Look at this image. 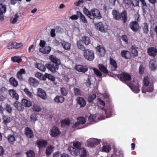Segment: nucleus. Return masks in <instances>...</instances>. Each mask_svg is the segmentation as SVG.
<instances>
[{
  "mask_svg": "<svg viewBox=\"0 0 157 157\" xmlns=\"http://www.w3.org/2000/svg\"><path fill=\"white\" fill-rule=\"evenodd\" d=\"M112 13L114 19L119 20L121 19L123 20V23H125L127 20V13L126 11H124L121 13L116 10H113L112 11Z\"/></svg>",
  "mask_w": 157,
  "mask_h": 157,
  "instance_id": "f257e3e1",
  "label": "nucleus"
},
{
  "mask_svg": "<svg viewBox=\"0 0 157 157\" xmlns=\"http://www.w3.org/2000/svg\"><path fill=\"white\" fill-rule=\"evenodd\" d=\"M117 78L120 80L125 83L127 85V81H129L131 79V75L126 72H122L121 74L117 75Z\"/></svg>",
  "mask_w": 157,
  "mask_h": 157,
  "instance_id": "f03ea898",
  "label": "nucleus"
},
{
  "mask_svg": "<svg viewBox=\"0 0 157 157\" xmlns=\"http://www.w3.org/2000/svg\"><path fill=\"white\" fill-rule=\"evenodd\" d=\"M84 58L87 60L92 61L94 59V53L93 51L90 49H86L83 52Z\"/></svg>",
  "mask_w": 157,
  "mask_h": 157,
  "instance_id": "7ed1b4c3",
  "label": "nucleus"
},
{
  "mask_svg": "<svg viewBox=\"0 0 157 157\" xmlns=\"http://www.w3.org/2000/svg\"><path fill=\"white\" fill-rule=\"evenodd\" d=\"M91 15L90 18L92 20H94L95 18L100 20L102 18V16L99 10L95 8L91 10Z\"/></svg>",
  "mask_w": 157,
  "mask_h": 157,
  "instance_id": "20e7f679",
  "label": "nucleus"
},
{
  "mask_svg": "<svg viewBox=\"0 0 157 157\" xmlns=\"http://www.w3.org/2000/svg\"><path fill=\"white\" fill-rule=\"evenodd\" d=\"M130 28L134 32L138 31L140 28L139 24L137 21H131L129 24Z\"/></svg>",
  "mask_w": 157,
  "mask_h": 157,
  "instance_id": "39448f33",
  "label": "nucleus"
},
{
  "mask_svg": "<svg viewBox=\"0 0 157 157\" xmlns=\"http://www.w3.org/2000/svg\"><path fill=\"white\" fill-rule=\"evenodd\" d=\"M45 67L49 70L54 73L56 72L57 70L59 69V66L56 64H55L52 63H46Z\"/></svg>",
  "mask_w": 157,
  "mask_h": 157,
  "instance_id": "423d86ee",
  "label": "nucleus"
},
{
  "mask_svg": "<svg viewBox=\"0 0 157 157\" xmlns=\"http://www.w3.org/2000/svg\"><path fill=\"white\" fill-rule=\"evenodd\" d=\"M97 29L101 32H106L107 30V26L100 21L95 24Z\"/></svg>",
  "mask_w": 157,
  "mask_h": 157,
  "instance_id": "0eeeda50",
  "label": "nucleus"
},
{
  "mask_svg": "<svg viewBox=\"0 0 157 157\" xmlns=\"http://www.w3.org/2000/svg\"><path fill=\"white\" fill-rule=\"evenodd\" d=\"M75 68L78 72L84 73L88 70V68L86 66L81 65H76L75 66Z\"/></svg>",
  "mask_w": 157,
  "mask_h": 157,
  "instance_id": "6e6552de",
  "label": "nucleus"
},
{
  "mask_svg": "<svg viewBox=\"0 0 157 157\" xmlns=\"http://www.w3.org/2000/svg\"><path fill=\"white\" fill-rule=\"evenodd\" d=\"M87 142L89 146L92 147L100 144L101 141L97 139L91 138L88 140Z\"/></svg>",
  "mask_w": 157,
  "mask_h": 157,
  "instance_id": "1a4fd4ad",
  "label": "nucleus"
},
{
  "mask_svg": "<svg viewBox=\"0 0 157 157\" xmlns=\"http://www.w3.org/2000/svg\"><path fill=\"white\" fill-rule=\"evenodd\" d=\"M50 134L52 137H56L61 134L59 129L56 126H54L50 130Z\"/></svg>",
  "mask_w": 157,
  "mask_h": 157,
  "instance_id": "9d476101",
  "label": "nucleus"
},
{
  "mask_svg": "<svg viewBox=\"0 0 157 157\" xmlns=\"http://www.w3.org/2000/svg\"><path fill=\"white\" fill-rule=\"evenodd\" d=\"M154 90V85L150 84L147 86L143 87L142 88V91L143 93H145L146 92H151Z\"/></svg>",
  "mask_w": 157,
  "mask_h": 157,
  "instance_id": "9b49d317",
  "label": "nucleus"
},
{
  "mask_svg": "<svg viewBox=\"0 0 157 157\" xmlns=\"http://www.w3.org/2000/svg\"><path fill=\"white\" fill-rule=\"evenodd\" d=\"M147 52L149 56L154 57L157 55V49L151 47L147 49Z\"/></svg>",
  "mask_w": 157,
  "mask_h": 157,
  "instance_id": "f8f14e48",
  "label": "nucleus"
},
{
  "mask_svg": "<svg viewBox=\"0 0 157 157\" xmlns=\"http://www.w3.org/2000/svg\"><path fill=\"white\" fill-rule=\"evenodd\" d=\"M25 134L28 138H32L34 137V134L32 130L28 127H26L24 130Z\"/></svg>",
  "mask_w": 157,
  "mask_h": 157,
  "instance_id": "ddd939ff",
  "label": "nucleus"
},
{
  "mask_svg": "<svg viewBox=\"0 0 157 157\" xmlns=\"http://www.w3.org/2000/svg\"><path fill=\"white\" fill-rule=\"evenodd\" d=\"M6 11V6L2 3L0 4V20L2 21L4 20L3 13Z\"/></svg>",
  "mask_w": 157,
  "mask_h": 157,
  "instance_id": "4468645a",
  "label": "nucleus"
},
{
  "mask_svg": "<svg viewBox=\"0 0 157 157\" xmlns=\"http://www.w3.org/2000/svg\"><path fill=\"white\" fill-rule=\"evenodd\" d=\"M37 95L43 100L47 99V96L45 91L40 88L37 89Z\"/></svg>",
  "mask_w": 157,
  "mask_h": 157,
  "instance_id": "2eb2a0df",
  "label": "nucleus"
},
{
  "mask_svg": "<svg viewBox=\"0 0 157 157\" xmlns=\"http://www.w3.org/2000/svg\"><path fill=\"white\" fill-rule=\"evenodd\" d=\"M97 51L98 55L100 57L103 56L105 53V48L100 45H98L96 48Z\"/></svg>",
  "mask_w": 157,
  "mask_h": 157,
  "instance_id": "dca6fc26",
  "label": "nucleus"
},
{
  "mask_svg": "<svg viewBox=\"0 0 157 157\" xmlns=\"http://www.w3.org/2000/svg\"><path fill=\"white\" fill-rule=\"evenodd\" d=\"M127 85L130 88L131 90L135 93H138L140 91L139 85H135L131 83H127Z\"/></svg>",
  "mask_w": 157,
  "mask_h": 157,
  "instance_id": "f3484780",
  "label": "nucleus"
},
{
  "mask_svg": "<svg viewBox=\"0 0 157 157\" xmlns=\"http://www.w3.org/2000/svg\"><path fill=\"white\" fill-rule=\"evenodd\" d=\"M49 59L51 60V62L50 63H53L55 64H56L59 66L61 63V62L59 59L58 58L56 57V56L53 55H50L49 57Z\"/></svg>",
  "mask_w": 157,
  "mask_h": 157,
  "instance_id": "a211bd4d",
  "label": "nucleus"
},
{
  "mask_svg": "<svg viewBox=\"0 0 157 157\" xmlns=\"http://www.w3.org/2000/svg\"><path fill=\"white\" fill-rule=\"evenodd\" d=\"M136 4H134L133 1L132 0H123V2L125 6H131V5L134 6H137L139 5V1L135 0Z\"/></svg>",
  "mask_w": 157,
  "mask_h": 157,
  "instance_id": "6ab92c4d",
  "label": "nucleus"
},
{
  "mask_svg": "<svg viewBox=\"0 0 157 157\" xmlns=\"http://www.w3.org/2000/svg\"><path fill=\"white\" fill-rule=\"evenodd\" d=\"M121 55L122 57L126 59H129L131 58V52L127 50H124L121 51Z\"/></svg>",
  "mask_w": 157,
  "mask_h": 157,
  "instance_id": "aec40b11",
  "label": "nucleus"
},
{
  "mask_svg": "<svg viewBox=\"0 0 157 157\" xmlns=\"http://www.w3.org/2000/svg\"><path fill=\"white\" fill-rule=\"evenodd\" d=\"M36 144L38 147L40 148L46 146L48 144V141L46 140H38L36 142Z\"/></svg>",
  "mask_w": 157,
  "mask_h": 157,
  "instance_id": "412c9836",
  "label": "nucleus"
},
{
  "mask_svg": "<svg viewBox=\"0 0 157 157\" xmlns=\"http://www.w3.org/2000/svg\"><path fill=\"white\" fill-rule=\"evenodd\" d=\"M13 105L15 108L19 111H23L24 109V107L22 103L16 101L13 104Z\"/></svg>",
  "mask_w": 157,
  "mask_h": 157,
  "instance_id": "4be33fe9",
  "label": "nucleus"
},
{
  "mask_svg": "<svg viewBox=\"0 0 157 157\" xmlns=\"http://www.w3.org/2000/svg\"><path fill=\"white\" fill-rule=\"evenodd\" d=\"M29 84L34 87H37L39 84V82L37 80L32 77L29 78Z\"/></svg>",
  "mask_w": 157,
  "mask_h": 157,
  "instance_id": "5701e85b",
  "label": "nucleus"
},
{
  "mask_svg": "<svg viewBox=\"0 0 157 157\" xmlns=\"http://www.w3.org/2000/svg\"><path fill=\"white\" fill-rule=\"evenodd\" d=\"M77 104L80 105L81 107H84L86 105V102L84 98L81 97H78L76 99Z\"/></svg>",
  "mask_w": 157,
  "mask_h": 157,
  "instance_id": "b1692460",
  "label": "nucleus"
},
{
  "mask_svg": "<svg viewBox=\"0 0 157 157\" xmlns=\"http://www.w3.org/2000/svg\"><path fill=\"white\" fill-rule=\"evenodd\" d=\"M71 124L70 119L68 118H65L61 121L60 126L62 127H65L66 126H69Z\"/></svg>",
  "mask_w": 157,
  "mask_h": 157,
  "instance_id": "393cba45",
  "label": "nucleus"
},
{
  "mask_svg": "<svg viewBox=\"0 0 157 157\" xmlns=\"http://www.w3.org/2000/svg\"><path fill=\"white\" fill-rule=\"evenodd\" d=\"M21 102L24 107L29 108L32 105L31 102L25 98L22 99L21 101Z\"/></svg>",
  "mask_w": 157,
  "mask_h": 157,
  "instance_id": "a878e982",
  "label": "nucleus"
},
{
  "mask_svg": "<svg viewBox=\"0 0 157 157\" xmlns=\"http://www.w3.org/2000/svg\"><path fill=\"white\" fill-rule=\"evenodd\" d=\"M65 98L62 95H57L54 99V101L56 103H62L64 101Z\"/></svg>",
  "mask_w": 157,
  "mask_h": 157,
  "instance_id": "bb28decb",
  "label": "nucleus"
},
{
  "mask_svg": "<svg viewBox=\"0 0 157 157\" xmlns=\"http://www.w3.org/2000/svg\"><path fill=\"white\" fill-rule=\"evenodd\" d=\"M68 150L73 156H77L78 154V150L73 147H69Z\"/></svg>",
  "mask_w": 157,
  "mask_h": 157,
  "instance_id": "cd10ccee",
  "label": "nucleus"
},
{
  "mask_svg": "<svg viewBox=\"0 0 157 157\" xmlns=\"http://www.w3.org/2000/svg\"><path fill=\"white\" fill-rule=\"evenodd\" d=\"M76 13L79 16V17L80 18L81 21L85 23H88V21L85 16L80 11H77Z\"/></svg>",
  "mask_w": 157,
  "mask_h": 157,
  "instance_id": "c85d7f7f",
  "label": "nucleus"
},
{
  "mask_svg": "<svg viewBox=\"0 0 157 157\" xmlns=\"http://www.w3.org/2000/svg\"><path fill=\"white\" fill-rule=\"evenodd\" d=\"M23 44L21 43H18L16 42H13L10 44L11 48L18 49L23 46Z\"/></svg>",
  "mask_w": 157,
  "mask_h": 157,
  "instance_id": "c756f323",
  "label": "nucleus"
},
{
  "mask_svg": "<svg viewBox=\"0 0 157 157\" xmlns=\"http://www.w3.org/2000/svg\"><path fill=\"white\" fill-rule=\"evenodd\" d=\"M54 147L52 145L48 146L46 150L45 154L47 156H49L54 151Z\"/></svg>",
  "mask_w": 157,
  "mask_h": 157,
  "instance_id": "7c9ffc66",
  "label": "nucleus"
},
{
  "mask_svg": "<svg viewBox=\"0 0 157 157\" xmlns=\"http://www.w3.org/2000/svg\"><path fill=\"white\" fill-rule=\"evenodd\" d=\"M51 50V48L49 46L45 47L43 48H40V51L44 54H48Z\"/></svg>",
  "mask_w": 157,
  "mask_h": 157,
  "instance_id": "2f4dec72",
  "label": "nucleus"
},
{
  "mask_svg": "<svg viewBox=\"0 0 157 157\" xmlns=\"http://www.w3.org/2000/svg\"><path fill=\"white\" fill-rule=\"evenodd\" d=\"M150 68L152 71L155 70L157 67V63L155 59H151L150 62Z\"/></svg>",
  "mask_w": 157,
  "mask_h": 157,
  "instance_id": "473e14b6",
  "label": "nucleus"
},
{
  "mask_svg": "<svg viewBox=\"0 0 157 157\" xmlns=\"http://www.w3.org/2000/svg\"><path fill=\"white\" fill-rule=\"evenodd\" d=\"M110 63L113 67L111 68L112 71L115 70L117 68V66L116 61L113 58H110Z\"/></svg>",
  "mask_w": 157,
  "mask_h": 157,
  "instance_id": "72a5a7b5",
  "label": "nucleus"
},
{
  "mask_svg": "<svg viewBox=\"0 0 157 157\" xmlns=\"http://www.w3.org/2000/svg\"><path fill=\"white\" fill-rule=\"evenodd\" d=\"M82 42L81 40H78L76 43V44L77 48L79 49L84 51L86 50V48L82 44Z\"/></svg>",
  "mask_w": 157,
  "mask_h": 157,
  "instance_id": "f704fd0d",
  "label": "nucleus"
},
{
  "mask_svg": "<svg viewBox=\"0 0 157 157\" xmlns=\"http://www.w3.org/2000/svg\"><path fill=\"white\" fill-rule=\"evenodd\" d=\"M98 67L100 70L102 72L106 74L108 73L109 71L108 70L106 67H105L103 64H99L98 65Z\"/></svg>",
  "mask_w": 157,
  "mask_h": 157,
  "instance_id": "c9c22d12",
  "label": "nucleus"
},
{
  "mask_svg": "<svg viewBox=\"0 0 157 157\" xmlns=\"http://www.w3.org/2000/svg\"><path fill=\"white\" fill-rule=\"evenodd\" d=\"M81 40L86 45H88L91 43V41L90 38L86 36L82 37Z\"/></svg>",
  "mask_w": 157,
  "mask_h": 157,
  "instance_id": "e433bc0d",
  "label": "nucleus"
},
{
  "mask_svg": "<svg viewBox=\"0 0 157 157\" xmlns=\"http://www.w3.org/2000/svg\"><path fill=\"white\" fill-rule=\"evenodd\" d=\"M61 44L63 48L65 50H69L70 49L71 44L68 42H66L64 41L61 40Z\"/></svg>",
  "mask_w": 157,
  "mask_h": 157,
  "instance_id": "4c0bfd02",
  "label": "nucleus"
},
{
  "mask_svg": "<svg viewBox=\"0 0 157 157\" xmlns=\"http://www.w3.org/2000/svg\"><path fill=\"white\" fill-rule=\"evenodd\" d=\"M101 110L103 112L104 111L105 114H106V117L108 118L110 117L112 115L113 113V111L110 110H106L105 108H102Z\"/></svg>",
  "mask_w": 157,
  "mask_h": 157,
  "instance_id": "58836bf2",
  "label": "nucleus"
},
{
  "mask_svg": "<svg viewBox=\"0 0 157 157\" xmlns=\"http://www.w3.org/2000/svg\"><path fill=\"white\" fill-rule=\"evenodd\" d=\"M73 144V146L74 147L76 148L78 151H79L80 149H81L82 144L81 142L76 141L72 142Z\"/></svg>",
  "mask_w": 157,
  "mask_h": 157,
  "instance_id": "ea45409f",
  "label": "nucleus"
},
{
  "mask_svg": "<svg viewBox=\"0 0 157 157\" xmlns=\"http://www.w3.org/2000/svg\"><path fill=\"white\" fill-rule=\"evenodd\" d=\"M78 152L81 157H86L87 153L86 150L84 148H82L78 151Z\"/></svg>",
  "mask_w": 157,
  "mask_h": 157,
  "instance_id": "a19ab883",
  "label": "nucleus"
},
{
  "mask_svg": "<svg viewBox=\"0 0 157 157\" xmlns=\"http://www.w3.org/2000/svg\"><path fill=\"white\" fill-rule=\"evenodd\" d=\"M44 77V80H45L47 78H48V79H49L52 81H54L55 80V77L50 74L45 73Z\"/></svg>",
  "mask_w": 157,
  "mask_h": 157,
  "instance_id": "79ce46f5",
  "label": "nucleus"
},
{
  "mask_svg": "<svg viewBox=\"0 0 157 157\" xmlns=\"http://www.w3.org/2000/svg\"><path fill=\"white\" fill-rule=\"evenodd\" d=\"M138 48L136 46L132 45L131 48V52L135 56L138 55V52L136 49Z\"/></svg>",
  "mask_w": 157,
  "mask_h": 157,
  "instance_id": "37998d69",
  "label": "nucleus"
},
{
  "mask_svg": "<svg viewBox=\"0 0 157 157\" xmlns=\"http://www.w3.org/2000/svg\"><path fill=\"white\" fill-rule=\"evenodd\" d=\"M11 60L13 62L19 63L22 61V59L19 56H15L11 58Z\"/></svg>",
  "mask_w": 157,
  "mask_h": 157,
  "instance_id": "c03bdc74",
  "label": "nucleus"
},
{
  "mask_svg": "<svg viewBox=\"0 0 157 157\" xmlns=\"http://www.w3.org/2000/svg\"><path fill=\"white\" fill-rule=\"evenodd\" d=\"M36 67L42 71H45L46 68L43 64L41 63H36Z\"/></svg>",
  "mask_w": 157,
  "mask_h": 157,
  "instance_id": "a18cd8bd",
  "label": "nucleus"
},
{
  "mask_svg": "<svg viewBox=\"0 0 157 157\" xmlns=\"http://www.w3.org/2000/svg\"><path fill=\"white\" fill-rule=\"evenodd\" d=\"M32 109L34 111L36 112H40L42 110L40 106L36 104H34L33 105Z\"/></svg>",
  "mask_w": 157,
  "mask_h": 157,
  "instance_id": "49530a36",
  "label": "nucleus"
},
{
  "mask_svg": "<svg viewBox=\"0 0 157 157\" xmlns=\"http://www.w3.org/2000/svg\"><path fill=\"white\" fill-rule=\"evenodd\" d=\"M27 157H34L35 153L33 150H29L25 153Z\"/></svg>",
  "mask_w": 157,
  "mask_h": 157,
  "instance_id": "de8ad7c7",
  "label": "nucleus"
},
{
  "mask_svg": "<svg viewBox=\"0 0 157 157\" xmlns=\"http://www.w3.org/2000/svg\"><path fill=\"white\" fill-rule=\"evenodd\" d=\"M111 150V147L109 145L103 146L101 149V151L104 152H109Z\"/></svg>",
  "mask_w": 157,
  "mask_h": 157,
  "instance_id": "09e8293b",
  "label": "nucleus"
},
{
  "mask_svg": "<svg viewBox=\"0 0 157 157\" xmlns=\"http://www.w3.org/2000/svg\"><path fill=\"white\" fill-rule=\"evenodd\" d=\"M97 97L95 94H93L92 95H89L88 98V101L89 103L92 102Z\"/></svg>",
  "mask_w": 157,
  "mask_h": 157,
  "instance_id": "8fccbe9b",
  "label": "nucleus"
},
{
  "mask_svg": "<svg viewBox=\"0 0 157 157\" xmlns=\"http://www.w3.org/2000/svg\"><path fill=\"white\" fill-rule=\"evenodd\" d=\"M73 91L75 95L76 96L81 95L82 91L79 89L75 87L73 88Z\"/></svg>",
  "mask_w": 157,
  "mask_h": 157,
  "instance_id": "3c124183",
  "label": "nucleus"
},
{
  "mask_svg": "<svg viewBox=\"0 0 157 157\" xmlns=\"http://www.w3.org/2000/svg\"><path fill=\"white\" fill-rule=\"evenodd\" d=\"M30 118L31 121L35 123V121L38 120V116L36 113H33L30 116Z\"/></svg>",
  "mask_w": 157,
  "mask_h": 157,
  "instance_id": "603ef678",
  "label": "nucleus"
},
{
  "mask_svg": "<svg viewBox=\"0 0 157 157\" xmlns=\"http://www.w3.org/2000/svg\"><path fill=\"white\" fill-rule=\"evenodd\" d=\"M148 26L147 24L146 23H145L143 24V26L142 27V29L144 32V33L147 34L149 32Z\"/></svg>",
  "mask_w": 157,
  "mask_h": 157,
  "instance_id": "864d4df0",
  "label": "nucleus"
},
{
  "mask_svg": "<svg viewBox=\"0 0 157 157\" xmlns=\"http://www.w3.org/2000/svg\"><path fill=\"white\" fill-rule=\"evenodd\" d=\"M60 91L62 96H66L68 94V90L64 87H61Z\"/></svg>",
  "mask_w": 157,
  "mask_h": 157,
  "instance_id": "5fc2aeb1",
  "label": "nucleus"
},
{
  "mask_svg": "<svg viewBox=\"0 0 157 157\" xmlns=\"http://www.w3.org/2000/svg\"><path fill=\"white\" fill-rule=\"evenodd\" d=\"M10 93H11L12 97L15 98L16 100H18L19 99V96L13 90L10 89Z\"/></svg>",
  "mask_w": 157,
  "mask_h": 157,
  "instance_id": "6e6d98bb",
  "label": "nucleus"
},
{
  "mask_svg": "<svg viewBox=\"0 0 157 157\" xmlns=\"http://www.w3.org/2000/svg\"><path fill=\"white\" fill-rule=\"evenodd\" d=\"M77 119L79 121L80 124H84L86 121V119L83 117H78Z\"/></svg>",
  "mask_w": 157,
  "mask_h": 157,
  "instance_id": "4d7b16f0",
  "label": "nucleus"
},
{
  "mask_svg": "<svg viewBox=\"0 0 157 157\" xmlns=\"http://www.w3.org/2000/svg\"><path fill=\"white\" fill-rule=\"evenodd\" d=\"M10 84L14 87H16L18 85V82L14 78H10Z\"/></svg>",
  "mask_w": 157,
  "mask_h": 157,
  "instance_id": "13d9d810",
  "label": "nucleus"
},
{
  "mask_svg": "<svg viewBox=\"0 0 157 157\" xmlns=\"http://www.w3.org/2000/svg\"><path fill=\"white\" fill-rule=\"evenodd\" d=\"M83 13L86 16H87L89 18L91 15V10L90 11L86 7H84L83 9Z\"/></svg>",
  "mask_w": 157,
  "mask_h": 157,
  "instance_id": "bf43d9fd",
  "label": "nucleus"
},
{
  "mask_svg": "<svg viewBox=\"0 0 157 157\" xmlns=\"http://www.w3.org/2000/svg\"><path fill=\"white\" fill-rule=\"evenodd\" d=\"M35 76L40 80H44V75H42L41 73L39 72H37L35 73Z\"/></svg>",
  "mask_w": 157,
  "mask_h": 157,
  "instance_id": "052dcab7",
  "label": "nucleus"
},
{
  "mask_svg": "<svg viewBox=\"0 0 157 157\" xmlns=\"http://www.w3.org/2000/svg\"><path fill=\"white\" fill-rule=\"evenodd\" d=\"M143 82L145 86L149 84V79L147 76H146L144 77Z\"/></svg>",
  "mask_w": 157,
  "mask_h": 157,
  "instance_id": "680f3d73",
  "label": "nucleus"
},
{
  "mask_svg": "<svg viewBox=\"0 0 157 157\" xmlns=\"http://www.w3.org/2000/svg\"><path fill=\"white\" fill-rule=\"evenodd\" d=\"M25 94L29 97L32 98L33 95L30 92L28 89L26 88L23 90Z\"/></svg>",
  "mask_w": 157,
  "mask_h": 157,
  "instance_id": "e2e57ef3",
  "label": "nucleus"
},
{
  "mask_svg": "<svg viewBox=\"0 0 157 157\" xmlns=\"http://www.w3.org/2000/svg\"><path fill=\"white\" fill-rule=\"evenodd\" d=\"M3 123L6 124L10 122V117L5 115L3 116Z\"/></svg>",
  "mask_w": 157,
  "mask_h": 157,
  "instance_id": "0e129e2a",
  "label": "nucleus"
},
{
  "mask_svg": "<svg viewBox=\"0 0 157 157\" xmlns=\"http://www.w3.org/2000/svg\"><path fill=\"white\" fill-rule=\"evenodd\" d=\"M93 71L95 74L98 77H101L102 76V73L97 69L94 68Z\"/></svg>",
  "mask_w": 157,
  "mask_h": 157,
  "instance_id": "69168bd1",
  "label": "nucleus"
},
{
  "mask_svg": "<svg viewBox=\"0 0 157 157\" xmlns=\"http://www.w3.org/2000/svg\"><path fill=\"white\" fill-rule=\"evenodd\" d=\"M19 17L17 13H16L14 15V17L13 18V19H10V22L13 23V24L17 22V19Z\"/></svg>",
  "mask_w": 157,
  "mask_h": 157,
  "instance_id": "338daca9",
  "label": "nucleus"
},
{
  "mask_svg": "<svg viewBox=\"0 0 157 157\" xmlns=\"http://www.w3.org/2000/svg\"><path fill=\"white\" fill-rule=\"evenodd\" d=\"M122 40L126 43L128 41V38L126 35H122L121 37Z\"/></svg>",
  "mask_w": 157,
  "mask_h": 157,
  "instance_id": "774afa93",
  "label": "nucleus"
}]
</instances>
